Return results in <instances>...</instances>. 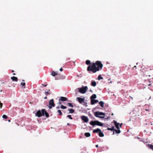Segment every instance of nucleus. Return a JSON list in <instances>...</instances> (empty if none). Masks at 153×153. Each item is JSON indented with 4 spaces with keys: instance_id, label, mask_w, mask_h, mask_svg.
Wrapping results in <instances>:
<instances>
[{
    "instance_id": "24",
    "label": "nucleus",
    "mask_w": 153,
    "mask_h": 153,
    "mask_svg": "<svg viewBox=\"0 0 153 153\" xmlns=\"http://www.w3.org/2000/svg\"><path fill=\"white\" fill-rule=\"evenodd\" d=\"M57 74L54 71H52L51 73V75L53 76H55Z\"/></svg>"
},
{
    "instance_id": "43",
    "label": "nucleus",
    "mask_w": 153,
    "mask_h": 153,
    "mask_svg": "<svg viewBox=\"0 0 153 153\" xmlns=\"http://www.w3.org/2000/svg\"><path fill=\"white\" fill-rule=\"evenodd\" d=\"M47 98V97H45L44 98V99H46Z\"/></svg>"
},
{
    "instance_id": "14",
    "label": "nucleus",
    "mask_w": 153,
    "mask_h": 153,
    "mask_svg": "<svg viewBox=\"0 0 153 153\" xmlns=\"http://www.w3.org/2000/svg\"><path fill=\"white\" fill-rule=\"evenodd\" d=\"M11 79L13 81H15L16 82H17L18 81V78L15 76H13L11 77Z\"/></svg>"
},
{
    "instance_id": "16",
    "label": "nucleus",
    "mask_w": 153,
    "mask_h": 153,
    "mask_svg": "<svg viewBox=\"0 0 153 153\" xmlns=\"http://www.w3.org/2000/svg\"><path fill=\"white\" fill-rule=\"evenodd\" d=\"M97 97L96 95L95 94H93L90 97L91 100H93L94 99L96 98Z\"/></svg>"
},
{
    "instance_id": "3",
    "label": "nucleus",
    "mask_w": 153,
    "mask_h": 153,
    "mask_svg": "<svg viewBox=\"0 0 153 153\" xmlns=\"http://www.w3.org/2000/svg\"><path fill=\"white\" fill-rule=\"evenodd\" d=\"M78 89L80 93L84 94L86 92L88 89V87L87 86H82V88H78Z\"/></svg>"
},
{
    "instance_id": "47",
    "label": "nucleus",
    "mask_w": 153,
    "mask_h": 153,
    "mask_svg": "<svg viewBox=\"0 0 153 153\" xmlns=\"http://www.w3.org/2000/svg\"><path fill=\"white\" fill-rule=\"evenodd\" d=\"M8 121L9 122H10V120H8Z\"/></svg>"
},
{
    "instance_id": "38",
    "label": "nucleus",
    "mask_w": 153,
    "mask_h": 153,
    "mask_svg": "<svg viewBox=\"0 0 153 153\" xmlns=\"http://www.w3.org/2000/svg\"><path fill=\"white\" fill-rule=\"evenodd\" d=\"M42 85H43V86H44L45 87H46L47 86V85H43V84H42Z\"/></svg>"
},
{
    "instance_id": "30",
    "label": "nucleus",
    "mask_w": 153,
    "mask_h": 153,
    "mask_svg": "<svg viewBox=\"0 0 153 153\" xmlns=\"http://www.w3.org/2000/svg\"><path fill=\"white\" fill-rule=\"evenodd\" d=\"M57 112L60 115H62V113L60 110H58Z\"/></svg>"
},
{
    "instance_id": "21",
    "label": "nucleus",
    "mask_w": 153,
    "mask_h": 153,
    "mask_svg": "<svg viewBox=\"0 0 153 153\" xmlns=\"http://www.w3.org/2000/svg\"><path fill=\"white\" fill-rule=\"evenodd\" d=\"M69 113H74V111L73 109L70 108L68 110Z\"/></svg>"
},
{
    "instance_id": "44",
    "label": "nucleus",
    "mask_w": 153,
    "mask_h": 153,
    "mask_svg": "<svg viewBox=\"0 0 153 153\" xmlns=\"http://www.w3.org/2000/svg\"><path fill=\"white\" fill-rule=\"evenodd\" d=\"M70 125V124L69 123H67V125L69 126V125Z\"/></svg>"
},
{
    "instance_id": "40",
    "label": "nucleus",
    "mask_w": 153,
    "mask_h": 153,
    "mask_svg": "<svg viewBox=\"0 0 153 153\" xmlns=\"http://www.w3.org/2000/svg\"><path fill=\"white\" fill-rule=\"evenodd\" d=\"M98 145H96V147H98Z\"/></svg>"
},
{
    "instance_id": "26",
    "label": "nucleus",
    "mask_w": 153,
    "mask_h": 153,
    "mask_svg": "<svg viewBox=\"0 0 153 153\" xmlns=\"http://www.w3.org/2000/svg\"><path fill=\"white\" fill-rule=\"evenodd\" d=\"M67 105H68L69 106H70V107H71V108L74 107V106L71 103H67Z\"/></svg>"
},
{
    "instance_id": "41",
    "label": "nucleus",
    "mask_w": 153,
    "mask_h": 153,
    "mask_svg": "<svg viewBox=\"0 0 153 153\" xmlns=\"http://www.w3.org/2000/svg\"><path fill=\"white\" fill-rule=\"evenodd\" d=\"M56 108L57 109H58V108H59V106H58V107H56Z\"/></svg>"
},
{
    "instance_id": "13",
    "label": "nucleus",
    "mask_w": 153,
    "mask_h": 153,
    "mask_svg": "<svg viewBox=\"0 0 153 153\" xmlns=\"http://www.w3.org/2000/svg\"><path fill=\"white\" fill-rule=\"evenodd\" d=\"M146 106L147 107V108L145 109V110L146 111H150L151 110V107L149 105H146Z\"/></svg>"
},
{
    "instance_id": "50",
    "label": "nucleus",
    "mask_w": 153,
    "mask_h": 153,
    "mask_svg": "<svg viewBox=\"0 0 153 153\" xmlns=\"http://www.w3.org/2000/svg\"><path fill=\"white\" fill-rule=\"evenodd\" d=\"M112 115H113V114L112 113V114H111Z\"/></svg>"
},
{
    "instance_id": "34",
    "label": "nucleus",
    "mask_w": 153,
    "mask_h": 153,
    "mask_svg": "<svg viewBox=\"0 0 153 153\" xmlns=\"http://www.w3.org/2000/svg\"><path fill=\"white\" fill-rule=\"evenodd\" d=\"M3 104L0 101V108H1Z\"/></svg>"
},
{
    "instance_id": "28",
    "label": "nucleus",
    "mask_w": 153,
    "mask_h": 153,
    "mask_svg": "<svg viewBox=\"0 0 153 153\" xmlns=\"http://www.w3.org/2000/svg\"><path fill=\"white\" fill-rule=\"evenodd\" d=\"M21 85H22L23 87H23L24 88H25V82H22L21 83Z\"/></svg>"
},
{
    "instance_id": "42",
    "label": "nucleus",
    "mask_w": 153,
    "mask_h": 153,
    "mask_svg": "<svg viewBox=\"0 0 153 153\" xmlns=\"http://www.w3.org/2000/svg\"><path fill=\"white\" fill-rule=\"evenodd\" d=\"M130 97L132 99V100H133V97H131V96H130Z\"/></svg>"
},
{
    "instance_id": "37",
    "label": "nucleus",
    "mask_w": 153,
    "mask_h": 153,
    "mask_svg": "<svg viewBox=\"0 0 153 153\" xmlns=\"http://www.w3.org/2000/svg\"><path fill=\"white\" fill-rule=\"evenodd\" d=\"M136 66H134L133 67V69H134V68H135V69H136Z\"/></svg>"
},
{
    "instance_id": "29",
    "label": "nucleus",
    "mask_w": 153,
    "mask_h": 153,
    "mask_svg": "<svg viewBox=\"0 0 153 153\" xmlns=\"http://www.w3.org/2000/svg\"><path fill=\"white\" fill-rule=\"evenodd\" d=\"M60 108H62V109H65L67 108V107L66 106H64L62 105L61 106Z\"/></svg>"
},
{
    "instance_id": "45",
    "label": "nucleus",
    "mask_w": 153,
    "mask_h": 153,
    "mask_svg": "<svg viewBox=\"0 0 153 153\" xmlns=\"http://www.w3.org/2000/svg\"><path fill=\"white\" fill-rule=\"evenodd\" d=\"M11 72H14V71L13 70H12Z\"/></svg>"
},
{
    "instance_id": "48",
    "label": "nucleus",
    "mask_w": 153,
    "mask_h": 153,
    "mask_svg": "<svg viewBox=\"0 0 153 153\" xmlns=\"http://www.w3.org/2000/svg\"><path fill=\"white\" fill-rule=\"evenodd\" d=\"M151 98V97L150 96V97H149V98L148 99V100H149V99H150Z\"/></svg>"
},
{
    "instance_id": "35",
    "label": "nucleus",
    "mask_w": 153,
    "mask_h": 153,
    "mask_svg": "<svg viewBox=\"0 0 153 153\" xmlns=\"http://www.w3.org/2000/svg\"><path fill=\"white\" fill-rule=\"evenodd\" d=\"M60 71H63V69L62 68H61L59 69Z\"/></svg>"
},
{
    "instance_id": "51",
    "label": "nucleus",
    "mask_w": 153,
    "mask_h": 153,
    "mask_svg": "<svg viewBox=\"0 0 153 153\" xmlns=\"http://www.w3.org/2000/svg\"><path fill=\"white\" fill-rule=\"evenodd\" d=\"M22 81H24V80H22Z\"/></svg>"
},
{
    "instance_id": "17",
    "label": "nucleus",
    "mask_w": 153,
    "mask_h": 153,
    "mask_svg": "<svg viewBox=\"0 0 153 153\" xmlns=\"http://www.w3.org/2000/svg\"><path fill=\"white\" fill-rule=\"evenodd\" d=\"M97 85L96 82L95 81H91V85L94 87H95Z\"/></svg>"
},
{
    "instance_id": "22",
    "label": "nucleus",
    "mask_w": 153,
    "mask_h": 153,
    "mask_svg": "<svg viewBox=\"0 0 153 153\" xmlns=\"http://www.w3.org/2000/svg\"><path fill=\"white\" fill-rule=\"evenodd\" d=\"M114 131H115L116 133L117 134H119L120 132V130L119 129H117V130L114 129Z\"/></svg>"
},
{
    "instance_id": "7",
    "label": "nucleus",
    "mask_w": 153,
    "mask_h": 153,
    "mask_svg": "<svg viewBox=\"0 0 153 153\" xmlns=\"http://www.w3.org/2000/svg\"><path fill=\"white\" fill-rule=\"evenodd\" d=\"M81 118L82 120L84 121L85 122L87 123L88 121V119L87 117L85 116H82L81 117Z\"/></svg>"
},
{
    "instance_id": "2",
    "label": "nucleus",
    "mask_w": 153,
    "mask_h": 153,
    "mask_svg": "<svg viewBox=\"0 0 153 153\" xmlns=\"http://www.w3.org/2000/svg\"><path fill=\"white\" fill-rule=\"evenodd\" d=\"M90 124L93 126L96 125L100 126H103V123L97 120L94 121H91L90 122Z\"/></svg>"
},
{
    "instance_id": "6",
    "label": "nucleus",
    "mask_w": 153,
    "mask_h": 153,
    "mask_svg": "<svg viewBox=\"0 0 153 153\" xmlns=\"http://www.w3.org/2000/svg\"><path fill=\"white\" fill-rule=\"evenodd\" d=\"M41 111L42 113L43 116H44L45 115L46 117H49V114L47 112L45 109H43Z\"/></svg>"
},
{
    "instance_id": "15",
    "label": "nucleus",
    "mask_w": 153,
    "mask_h": 153,
    "mask_svg": "<svg viewBox=\"0 0 153 153\" xmlns=\"http://www.w3.org/2000/svg\"><path fill=\"white\" fill-rule=\"evenodd\" d=\"M101 129L99 128H97V129H95L93 130V133H97L98 132H99L101 131Z\"/></svg>"
},
{
    "instance_id": "20",
    "label": "nucleus",
    "mask_w": 153,
    "mask_h": 153,
    "mask_svg": "<svg viewBox=\"0 0 153 153\" xmlns=\"http://www.w3.org/2000/svg\"><path fill=\"white\" fill-rule=\"evenodd\" d=\"M99 135L100 137H103L104 136V134L102 132L101 130L99 132Z\"/></svg>"
},
{
    "instance_id": "33",
    "label": "nucleus",
    "mask_w": 153,
    "mask_h": 153,
    "mask_svg": "<svg viewBox=\"0 0 153 153\" xmlns=\"http://www.w3.org/2000/svg\"><path fill=\"white\" fill-rule=\"evenodd\" d=\"M45 93L47 95H48V94H50V93L48 91H45Z\"/></svg>"
},
{
    "instance_id": "49",
    "label": "nucleus",
    "mask_w": 153,
    "mask_h": 153,
    "mask_svg": "<svg viewBox=\"0 0 153 153\" xmlns=\"http://www.w3.org/2000/svg\"><path fill=\"white\" fill-rule=\"evenodd\" d=\"M150 85H151V84H149L148 85H149V86H150Z\"/></svg>"
},
{
    "instance_id": "32",
    "label": "nucleus",
    "mask_w": 153,
    "mask_h": 153,
    "mask_svg": "<svg viewBox=\"0 0 153 153\" xmlns=\"http://www.w3.org/2000/svg\"><path fill=\"white\" fill-rule=\"evenodd\" d=\"M67 117H68L69 119L72 120L73 119L71 117V115H68L67 116Z\"/></svg>"
},
{
    "instance_id": "23",
    "label": "nucleus",
    "mask_w": 153,
    "mask_h": 153,
    "mask_svg": "<svg viewBox=\"0 0 153 153\" xmlns=\"http://www.w3.org/2000/svg\"><path fill=\"white\" fill-rule=\"evenodd\" d=\"M107 129L108 130H110L111 131H114V127L113 126L111 128H108Z\"/></svg>"
},
{
    "instance_id": "5",
    "label": "nucleus",
    "mask_w": 153,
    "mask_h": 153,
    "mask_svg": "<svg viewBox=\"0 0 153 153\" xmlns=\"http://www.w3.org/2000/svg\"><path fill=\"white\" fill-rule=\"evenodd\" d=\"M49 105L48 108L50 109H51L52 107L55 106V105L53 99H51L49 101Z\"/></svg>"
},
{
    "instance_id": "18",
    "label": "nucleus",
    "mask_w": 153,
    "mask_h": 153,
    "mask_svg": "<svg viewBox=\"0 0 153 153\" xmlns=\"http://www.w3.org/2000/svg\"><path fill=\"white\" fill-rule=\"evenodd\" d=\"M99 104L100 105V106L102 108L104 107V102H103L102 101H100L99 103Z\"/></svg>"
},
{
    "instance_id": "25",
    "label": "nucleus",
    "mask_w": 153,
    "mask_h": 153,
    "mask_svg": "<svg viewBox=\"0 0 153 153\" xmlns=\"http://www.w3.org/2000/svg\"><path fill=\"white\" fill-rule=\"evenodd\" d=\"M148 146L149 148L153 150V145L148 144Z\"/></svg>"
},
{
    "instance_id": "9",
    "label": "nucleus",
    "mask_w": 153,
    "mask_h": 153,
    "mask_svg": "<svg viewBox=\"0 0 153 153\" xmlns=\"http://www.w3.org/2000/svg\"><path fill=\"white\" fill-rule=\"evenodd\" d=\"M42 115H43L42 113L40 110H39L36 113V116L39 117H41Z\"/></svg>"
},
{
    "instance_id": "10",
    "label": "nucleus",
    "mask_w": 153,
    "mask_h": 153,
    "mask_svg": "<svg viewBox=\"0 0 153 153\" xmlns=\"http://www.w3.org/2000/svg\"><path fill=\"white\" fill-rule=\"evenodd\" d=\"M114 123L115 124V127L117 129H119L120 128H119V125L120 124L119 123H117V121L115 120L114 121Z\"/></svg>"
},
{
    "instance_id": "19",
    "label": "nucleus",
    "mask_w": 153,
    "mask_h": 153,
    "mask_svg": "<svg viewBox=\"0 0 153 153\" xmlns=\"http://www.w3.org/2000/svg\"><path fill=\"white\" fill-rule=\"evenodd\" d=\"M84 135L87 137H89L91 136V134L89 132H86L84 134Z\"/></svg>"
},
{
    "instance_id": "36",
    "label": "nucleus",
    "mask_w": 153,
    "mask_h": 153,
    "mask_svg": "<svg viewBox=\"0 0 153 153\" xmlns=\"http://www.w3.org/2000/svg\"><path fill=\"white\" fill-rule=\"evenodd\" d=\"M100 108L99 107H98L97 106H96V107H95V109H98Z\"/></svg>"
},
{
    "instance_id": "46",
    "label": "nucleus",
    "mask_w": 153,
    "mask_h": 153,
    "mask_svg": "<svg viewBox=\"0 0 153 153\" xmlns=\"http://www.w3.org/2000/svg\"><path fill=\"white\" fill-rule=\"evenodd\" d=\"M13 75H16V74L15 73H13Z\"/></svg>"
},
{
    "instance_id": "27",
    "label": "nucleus",
    "mask_w": 153,
    "mask_h": 153,
    "mask_svg": "<svg viewBox=\"0 0 153 153\" xmlns=\"http://www.w3.org/2000/svg\"><path fill=\"white\" fill-rule=\"evenodd\" d=\"M103 79V77L101 76V75H99L98 77V80H100V79Z\"/></svg>"
},
{
    "instance_id": "1",
    "label": "nucleus",
    "mask_w": 153,
    "mask_h": 153,
    "mask_svg": "<svg viewBox=\"0 0 153 153\" xmlns=\"http://www.w3.org/2000/svg\"><path fill=\"white\" fill-rule=\"evenodd\" d=\"M85 63L87 65L90 64L87 67V71H91L93 73L101 70L103 67V65L101 62L99 61H96L95 63L93 62L91 64L90 61L88 60L86 61Z\"/></svg>"
},
{
    "instance_id": "31",
    "label": "nucleus",
    "mask_w": 153,
    "mask_h": 153,
    "mask_svg": "<svg viewBox=\"0 0 153 153\" xmlns=\"http://www.w3.org/2000/svg\"><path fill=\"white\" fill-rule=\"evenodd\" d=\"M7 116L6 115H5V114H4L3 116H2V117L3 118H4V119H6L7 118Z\"/></svg>"
},
{
    "instance_id": "4",
    "label": "nucleus",
    "mask_w": 153,
    "mask_h": 153,
    "mask_svg": "<svg viewBox=\"0 0 153 153\" xmlns=\"http://www.w3.org/2000/svg\"><path fill=\"white\" fill-rule=\"evenodd\" d=\"M94 116L100 118H104V117L100 116L99 115H105V114L104 113L100 112L97 111L94 113Z\"/></svg>"
},
{
    "instance_id": "11",
    "label": "nucleus",
    "mask_w": 153,
    "mask_h": 153,
    "mask_svg": "<svg viewBox=\"0 0 153 153\" xmlns=\"http://www.w3.org/2000/svg\"><path fill=\"white\" fill-rule=\"evenodd\" d=\"M68 98H67L61 97H60L59 100L62 101H65L67 100Z\"/></svg>"
},
{
    "instance_id": "39",
    "label": "nucleus",
    "mask_w": 153,
    "mask_h": 153,
    "mask_svg": "<svg viewBox=\"0 0 153 153\" xmlns=\"http://www.w3.org/2000/svg\"><path fill=\"white\" fill-rule=\"evenodd\" d=\"M122 124V123H121V124L120 125V127H121Z\"/></svg>"
},
{
    "instance_id": "12",
    "label": "nucleus",
    "mask_w": 153,
    "mask_h": 153,
    "mask_svg": "<svg viewBox=\"0 0 153 153\" xmlns=\"http://www.w3.org/2000/svg\"><path fill=\"white\" fill-rule=\"evenodd\" d=\"M98 102V100H91V105L94 104Z\"/></svg>"
},
{
    "instance_id": "8",
    "label": "nucleus",
    "mask_w": 153,
    "mask_h": 153,
    "mask_svg": "<svg viewBox=\"0 0 153 153\" xmlns=\"http://www.w3.org/2000/svg\"><path fill=\"white\" fill-rule=\"evenodd\" d=\"M76 99V100H78L80 104H82L83 102H84L85 100L84 98H82L80 97H77Z\"/></svg>"
}]
</instances>
